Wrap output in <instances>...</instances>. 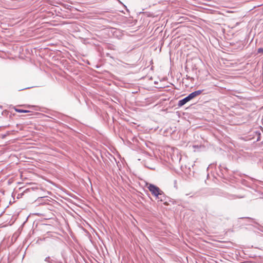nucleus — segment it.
<instances>
[{"label":"nucleus","instance_id":"obj_8","mask_svg":"<svg viewBox=\"0 0 263 263\" xmlns=\"http://www.w3.org/2000/svg\"><path fill=\"white\" fill-rule=\"evenodd\" d=\"M54 263H63L62 261H53Z\"/></svg>","mask_w":263,"mask_h":263},{"label":"nucleus","instance_id":"obj_4","mask_svg":"<svg viewBox=\"0 0 263 263\" xmlns=\"http://www.w3.org/2000/svg\"><path fill=\"white\" fill-rule=\"evenodd\" d=\"M219 169L221 172L222 174H224L227 171V168L223 164L219 165Z\"/></svg>","mask_w":263,"mask_h":263},{"label":"nucleus","instance_id":"obj_9","mask_svg":"<svg viewBox=\"0 0 263 263\" xmlns=\"http://www.w3.org/2000/svg\"><path fill=\"white\" fill-rule=\"evenodd\" d=\"M118 2H119V3H120V4H122V2H121L120 1L118 0Z\"/></svg>","mask_w":263,"mask_h":263},{"label":"nucleus","instance_id":"obj_7","mask_svg":"<svg viewBox=\"0 0 263 263\" xmlns=\"http://www.w3.org/2000/svg\"><path fill=\"white\" fill-rule=\"evenodd\" d=\"M257 52L258 53H263V48H258L257 50Z\"/></svg>","mask_w":263,"mask_h":263},{"label":"nucleus","instance_id":"obj_2","mask_svg":"<svg viewBox=\"0 0 263 263\" xmlns=\"http://www.w3.org/2000/svg\"><path fill=\"white\" fill-rule=\"evenodd\" d=\"M202 91V90H198L197 91H195L191 93L190 94H189L187 96L189 98V99H190V100H191L195 97L200 95Z\"/></svg>","mask_w":263,"mask_h":263},{"label":"nucleus","instance_id":"obj_5","mask_svg":"<svg viewBox=\"0 0 263 263\" xmlns=\"http://www.w3.org/2000/svg\"><path fill=\"white\" fill-rule=\"evenodd\" d=\"M44 261L46 263H52V261H53V260H52V259H50V257L48 256V257L45 258V259H44Z\"/></svg>","mask_w":263,"mask_h":263},{"label":"nucleus","instance_id":"obj_1","mask_svg":"<svg viewBox=\"0 0 263 263\" xmlns=\"http://www.w3.org/2000/svg\"><path fill=\"white\" fill-rule=\"evenodd\" d=\"M146 186L152 194L156 197V199H158L161 201L164 200V193L158 186L149 183H147Z\"/></svg>","mask_w":263,"mask_h":263},{"label":"nucleus","instance_id":"obj_10","mask_svg":"<svg viewBox=\"0 0 263 263\" xmlns=\"http://www.w3.org/2000/svg\"><path fill=\"white\" fill-rule=\"evenodd\" d=\"M259 137H258L257 141H259Z\"/></svg>","mask_w":263,"mask_h":263},{"label":"nucleus","instance_id":"obj_6","mask_svg":"<svg viewBox=\"0 0 263 263\" xmlns=\"http://www.w3.org/2000/svg\"><path fill=\"white\" fill-rule=\"evenodd\" d=\"M16 111L18 112H28V110H22V109H16Z\"/></svg>","mask_w":263,"mask_h":263},{"label":"nucleus","instance_id":"obj_3","mask_svg":"<svg viewBox=\"0 0 263 263\" xmlns=\"http://www.w3.org/2000/svg\"><path fill=\"white\" fill-rule=\"evenodd\" d=\"M190 101V99L188 97V96L185 97L183 99H181L179 101L178 103V106L179 107H181L185 104L187 102Z\"/></svg>","mask_w":263,"mask_h":263}]
</instances>
